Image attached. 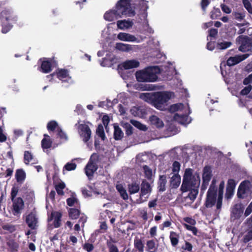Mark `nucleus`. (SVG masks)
I'll return each mask as SVG.
<instances>
[{"instance_id": "64", "label": "nucleus", "mask_w": 252, "mask_h": 252, "mask_svg": "<svg viewBox=\"0 0 252 252\" xmlns=\"http://www.w3.org/2000/svg\"><path fill=\"white\" fill-rule=\"evenodd\" d=\"M109 252H119L117 247L113 244L109 246Z\"/></svg>"}, {"instance_id": "19", "label": "nucleus", "mask_w": 252, "mask_h": 252, "mask_svg": "<svg viewBox=\"0 0 252 252\" xmlns=\"http://www.w3.org/2000/svg\"><path fill=\"white\" fill-rule=\"evenodd\" d=\"M57 77L63 82H68L69 83L72 82L71 77L67 70L59 69L57 72Z\"/></svg>"}, {"instance_id": "55", "label": "nucleus", "mask_w": 252, "mask_h": 252, "mask_svg": "<svg viewBox=\"0 0 252 252\" xmlns=\"http://www.w3.org/2000/svg\"><path fill=\"white\" fill-rule=\"evenodd\" d=\"M184 220L189 225H195L196 224V221L191 218H184Z\"/></svg>"}, {"instance_id": "42", "label": "nucleus", "mask_w": 252, "mask_h": 252, "mask_svg": "<svg viewBox=\"0 0 252 252\" xmlns=\"http://www.w3.org/2000/svg\"><path fill=\"white\" fill-rule=\"evenodd\" d=\"M232 44L231 42L223 41L217 44V48L220 49H225L229 47Z\"/></svg>"}, {"instance_id": "11", "label": "nucleus", "mask_w": 252, "mask_h": 252, "mask_svg": "<svg viewBox=\"0 0 252 252\" xmlns=\"http://www.w3.org/2000/svg\"><path fill=\"white\" fill-rule=\"evenodd\" d=\"M98 158L97 154H93L90 159L89 162L86 166L85 170L86 175L88 177L92 176L94 172L96 170L97 167L96 161Z\"/></svg>"}, {"instance_id": "10", "label": "nucleus", "mask_w": 252, "mask_h": 252, "mask_svg": "<svg viewBox=\"0 0 252 252\" xmlns=\"http://www.w3.org/2000/svg\"><path fill=\"white\" fill-rule=\"evenodd\" d=\"M89 123L83 122L80 123L79 122L77 126V130L80 138L85 143H87L91 138L92 132L88 125Z\"/></svg>"}, {"instance_id": "14", "label": "nucleus", "mask_w": 252, "mask_h": 252, "mask_svg": "<svg viewBox=\"0 0 252 252\" xmlns=\"http://www.w3.org/2000/svg\"><path fill=\"white\" fill-rule=\"evenodd\" d=\"M211 177L212 171L211 167L205 166L203 169L202 175L203 183L201 188V191H204L206 189Z\"/></svg>"}, {"instance_id": "61", "label": "nucleus", "mask_w": 252, "mask_h": 252, "mask_svg": "<svg viewBox=\"0 0 252 252\" xmlns=\"http://www.w3.org/2000/svg\"><path fill=\"white\" fill-rule=\"evenodd\" d=\"M232 15L236 19L238 20H242L244 17L242 14L239 12H233Z\"/></svg>"}, {"instance_id": "46", "label": "nucleus", "mask_w": 252, "mask_h": 252, "mask_svg": "<svg viewBox=\"0 0 252 252\" xmlns=\"http://www.w3.org/2000/svg\"><path fill=\"white\" fill-rule=\"evenodd\" d=\"M65 188V184L63 183H60L58 184L56 187V189L57 190V193L59 195H63V189Z\"/></svg>"}, {"instance_id": "37", "label": "nucleus", "mask_w": 252, "mask_h": 252, "mask_svg": "<svg viewBox=\"0 0 252 252\" xmlns=\"http://www.w3.org/2000/svg\"><path fill=\"white\" fill-rule=\"evenodd\" d=\"M157 249L155 243L153 240H149L147 242V250L149 252H155Z\"/></svg>"}, {"instance_id": "25", "label": "nucleus", "mask_w": 252, "mask_h": 252, "mask_svg": "<svg viewBox=\"0 0 252 252\" xmlns=\"http://www.w3.org/2000/svg\"><path fill=\"white\" fill-rule=\"evenodd\" d=\"M52 70L51 63L48 60H45L42 62L40 70L44 73H47Z\"/></svg>"}, {"instance_id": "6", "label": "nucleus", "mask_w": 252, "mask_h": 252, "mask_svg": "<svg viewBox=\"0 0 252 252\" xmlns=\"http://www.w3.org/2000/svg\"><path fill=\"white\" fill-rule=\"evenodd\" d=\"M160 70L158 66H150L136 73V77L138 82H154L158 80V75Z\"/></svg>"}, {"instance_id": "23", "label": "nucleus", "mask_w": 252, "mask_h": 252, "mask_svg": "<svg viewBox=\"0 0 252 252\" xmlns=\"http://www.w3.org/2000/svg\"><path fill=\"white\" fill-rule=\"evenodd\" d=\"M26 222L29 227L34 229L37 223V219L33 213H30L26 218Z\"/></svg>"}, {"instance_id": "4", "label": "nucleus", "mask_w": 252, "mask_h": 252, "mask_svg": "<svg viewBox=\"0 0 252 252\" xmlns=\"http://www.w3.org/2000/svg\"><path fill=\"white\" fill-rule=\"evenodd\" d=\"M171 113H176L173 117L174 120L182 125H186L191 122L189 117L190 111L188 104L177 103L172 105L169 108Z\"/></svg>"}, {"instance_id": "59", "label": "nucleus", "mask_w": 252, "mask_h": 252, "mask_svg": "<svg viewBox=\"0 0 252 252\" xmlns=\"http://www.w3.org/2000/svg\"><path fill=\"white\" fill-rule=\"evenodd\" d=\"M221 8L222 10L225 13L229 14L231 12V9L227 5L222 4H221Z\"/></svg>"}, {"instance_id": "32", "label": "nucleus", "mask_w": 252, "mask_h": 252, "mask_svg": "<svg viewBox=\"0 0 252 252\" xmlns=\"http://www.w3.org/2000/svg\"><path fill=\"white\" fill-rule=\"evenodd\" d=\"M45 138L41 141L42 147L43 150L47 149L51 147L52 141H51L49 136L44 134Z\"/></svg>"}, {"instance_id": "57", "label": "nucleus", "mask_w": 252, "mask_h": 252, "mask_svg": "<svg viewBox=\"0 0 252 252\" xmlns=\"http://www.w3.org/2000/svg\"><path fill=\"white\" fill-rule=\"evenodd\" d=\"M252 89V87L251 85H249L247 87H246L244 89H243L241 93L242 95H246L249 94Z\"/></svg>"}, {"instance_id": "36", "label": "nucleus", "mask_w": 252, "mask_h": 252, "mask_svg": "<svg viewBox=\"0 0 252 252\" xmlns=\"http://www.w3.org/2000/svg\"><path fill=\"white\" fill-rule=\"evenodd\" d=\"M47 129L49 131L56 130L57 132L58 127H60L58 126V123L55 121H52L49 122L47 126Z\"/></svg>"}, {"instance_id": "54", "label": "nucleus", "mask_w": 252, "mask_h": 252, "mask_svg": "<svg viewBox=\"0 0 252 252\" xmlns=\"http://www.w3.org/2000/svg\"><path fill=\"white\" fill-rule=\"evenodd\" d=\"M77 203V199L74 197H70L67 199V205L69 206H73L75 203Z\"/></svg>"}, {"instance_id": "2", "label": "nucleus", "mask_w": 252, "mask_h": 252, "mask_svg": "<svg viewBox=\"0 0 252 252\" xmlns=\"http://www.w3.org/2000/svg\"><path fill=\"white\" fill-rule=\"evenodd\" d=\"M174 94L171 92L163 91L155 93H143L139 94V97L151 104L160 110L165 109L167 102L174 98Z\"/></svg>"}, {"instance_id": "38", "label": "nucleus", "mask_w": 252, "mask_h": 252, "mask_svg": "<svg viewBox=\"0 0 252 252\" xmlns=\"http://www.w3.org/2000/svg\"><path fill=\"white\" fill-rule=\"evenodd\" d=\"M144 20L143 24V28L145 31H146L147 32L150 33H153L154 32V30L153 29L149 26L148 20L147 18H144Z\"/></svg>"}, {"instance_id": "56", "label": "nucleus", "mask_w": 252, "mask_h": 252, "mask_svg": "<svg viewBox=\"0 0 252 252\" xmlns=\"http://www.w3.org/2000/svg\"><path fill=\"white\" fill-rule=\"evenodd\" d=\"M2 227L3 229L7 230L10 232H12L15 230L14 226L10 224L4 225Z\"/></svg>"}, {"instance_id": "62", "label": "nucleus", "mask_w": 252, "mask_h": 252, "mask_svg": "<svg viewBox=\"0 0 252 252\" xmlns=\"http://www.w3.org/2000/svg\"><path fill=\"white\" fill-rule=\"evenodd\" d=\"M252 212V202L249 204L246 208L245 212V215L246 216H249Z\"/></svg>"}, {"instance_id": "28", "label": "nucleus", "mask_w": 252, "mask_h": 252, "mask_svg": "<svg viewBox=\"0 0 252 252\" xmlns=\"http://www.w3.org/2000/svg\"><path fill=\"white\" fill-rule=\"evenodd\" d=\"M189 192L186 197V200H190V203H192L196 198L197 195L198 193V188H192L189 189Z\"/></svg>"}, {"instance_id": "60", "label": "nucleus", "mask_w": 252, "mask_h": 252, "mask_svg": "<svg viewBox=\"0 0 252 252\" xmlns=\"http://www.w3.org/2000/svg\"><path fill=\"white\" fill-rule=\"evenodd\" d=\"M7 139L6 135L3 133V130L1 127H0V142H3Z\"/></svg>"}, {"instance_id": "39", "label": "nucleus", "mask_w": 252, "mask_h": 252, "mask_svg": "<svg viewBox=\"0 0 252 252\" xmlns=\"http://www.w3.org/2000/svg\"><path fill=\"white\" fill-rule=\"evenodd\" d=\"M79 215V211L78 209L71 208L69 211V216L71 219H76Z\"/></svg>"}, {"instance_id": "41", "label": "nucleus", "mask_w": 252, "mask_h": 252, "mask_svg": "<svg viewBox=\"0 0 252 252\" xmlns=\"http://www.w3.org/2000/svg\"><path fill=\"white\" fill-rule=\"evenodd\" d=\"M33 160L32 154L29 151H25L24 153V162L28 164Z\"/></svg>"}, {"instance_id": "16", "label": "nucleus", "mask_w": 252, "mask_h": 252, "mask_svg": "<svg viewBox=\"0 0 252 252\" xmlns=\"http://www.w3.org/2000/svg\"><path fill=\"white\" fill-rule=\"evenodd\" d=\"M13 212L14 215H18L21 212L24 207V202L22 199L18 197L13 199Z\"/></svg>"}, {"instance_id": "50", "label": "nucleus", "mask_w": 252, "mask_h": 252, "mask_svg": "<svg viewBox=\"0 0 252 252\" xmlns=\"http://www.w3.org/2000/svg\"><path fill=\"white\" fill-rule=\"evenodd\" d=\"M193 247L192 245L189 242L186 241L185 244L182 246V249L185 251L189 252H191Z\"/></svg>"}, {"instance_id": "51", "label": "nucleus", "mask_w": 252, "mask_h": 252, "mask_svg": "<svg viewBox=\"0 0 252 252\" xmlns=\"http://www.w3.org/2000/svg\"><path fill=\"white\" fill-rule=\"evenodd\" d=\"M76 168V165L75 163L73 162H68L67 163L64 167V168L67 171H71L75 170Z\"/></svg>"}, {"instance_id": "29", "label": "nucleus", "mask_w": 252, "mask_h": 252, "mask_svg": "<svg viewBox=\"0 0 252 252\" xmlns=\"http://www.w3.org/2000/svg\"><path fill=\"white\" fill-rule=\"evenodd\" d=\"M116 189L117 191L119 192L121 196L124 199L126 200L128 198V195L126 192V190L125 188L122 184H118L117 185Z\"/></svg>"}, {"instance_id": "7", "label": "nucleus", "mask_w": 252, "mask_h": 252, "mask_svg": "<svg viewBox=\"0 0 252 252\" xmlns=\"http://www.w3.org/2000/svg\"><path fill=\"white\" fill-rule=\"evenodd\" d=\"M2 22V32L7 33L11 28L12 24L17 20V16L10 9H5L1 13Z\"/></svg>"}, {"instance_id": "17", "label": "nucleus", "mask_w": 252, "mask_h": 252, "mask_svg": "<svg viewBox=\"0 0 252 252\" xmlns=\"http://www.w3.org/2000/svg\"><path fill=\"white\" fill-rule=\"evenodd\" d=\"M117 38L122 41L139 43L140 41L134 35L126 32H120Z\"/></svg>"}, {"instance_id": "30", "label": "nucleus", "mask_w": 252, "mask_h": 252, "mask_svg": "<svg viewBox=\"0 0 252 252\" xmlns=\"http://www.w3.org/2000/svg\"><path fill=\"white\" fill-rule=\"evenodd\" d=\"M169 237L172 246H177L179 243V234L174 231H171Z\"/></svg>"}, {"instance_id": "43", "label": "nucleus", "mask_w": 252, "mask_h": 252, "mask_svg": "<svg viewBox=\"0 0 252 252\" xmlns=\"http://www.w3.org/2000/svg\"><path fill=\"white\" fill-rule=\"evenodd\" d=\"M131 124L136 127L137 128H139L140 130L145 131L147 130V127L146 126L142 124L140 122L135 121V120H131Z\"/></svg>"}, {"instance_id": "22", "label": "nucleus", "mask_w": 252, "mask_h": 252, "mask_svg": "<svg viewBox=\"0 0 252 252\" xmlns=\"http://www.w3.org/2000/svg\"><path fill=\"white\" fill-rule=\"evenodd\" d=\"M133 25L132 20H122L117 22V26L118 29L121 30H127L131 28Z\"/></svg>"}, {"instance_id": "27", "label": "nucleus", "mask_w": 252, "mask_h": 252, "mask_svg": "<svg viewBox=\"0 0 252 252\" xmlns=\"http://www.w3.org/2000/svg\"><path fill=\"white\" fill-rule=\"evenodd\" d=\"M149 120L151 123L152 125H155L157 127L159 128L163 126V123L162 121L157 116L153 115L151 116Z\"/></svg>"}, {"instance_id": "8", "label": "nucleus", "mask_w": 252, "mask_h": 252, "mask_svg": "<svg viewBox=\"0 0 252 252\" xmlns=\"http://www.w3.org/2000/svg\"><path fill=\"white\" fill-rule=\"evenodd\" d=\"M181 164L177 161H174L171 166L172 172L170 174H167L170 180V186L172 188H177L181 183V177L179 174L180 170Z\"/></svg>"}, {"instance_id": "18", "label": "nucleus", "mask_w": 252, "mask_h": 252, "mask_svg": "<svg viewBox=\"0 0 252 252\" xmlns=\"http://www.w3.org/2000/svg\"><path fill=\"white\" fill-rule=\"evenodd\" d=\"M249 56V54H245L244 55H236L234 57H230L227 61V64L228 66H232L240 62L245 60Z\"/></svg>"}, {"instance_id": "20", "label": "nucleus", "mask_w": 252, "mask_h": 252, "mask_svg": "<svg viewBox=\"0 0 252 252\" xmlns=\"http://www.w3.org/2000/svg\"><path fill=\"white\" fill-rule=\"evenodd\" d=\"M62 214L59 212H53L48 219V221H53V224L56 228L61 225Z\"/></svg>"}, {"instance_id": "5", "label": "nucleus", "mask_w": 252, "mask_h": 252, "mask_svg": "<svg viewBox=\"0 0 252 252\" xmlns=\"http://www.w3.org/2000/svg\"><path fill=\"white\" fill-rule=\"evenodd\" d=\"M200 183L199 175L190 168H187L185 171L181 189L183 192L188 191L192 188H198Z\"/></svg>"}, {"instance_id": "15", "label": "nucleus", "mask_w": 252, "mask_h": 252, "mask_svg": "<svg viewBox=\"0 0 252 252\" xmlns=\"http://www.w3.org/2000/svg\"><path fill=\"white\" fill-rule=\"evenodd\" d=\"M115 48L118 50L125 52L136 51L140 49L138 45H132L121 42L117 43L115 45Z\"/></svg>"}, {"instance_id": "34", "label": "nucleus", "mask_w": 252, "mask_h": 252, "mask_svg": "<svg viewBox=\"0 0 252 252\" xmlns=\"http://www.w3.org/2000/svg\"><path fill=\"white\" fill-rule=\"evenodd\" d=\"M142 111L143 109L137 106L133 107L130 109V112L132 115L136 117H142Z\"/></svg>"}, {"instance_id": "53", "label": "nucleus", "mask_w": 252, "mask_h": 252, "mask_svg": "<svg viewBox=\"0 0 252 252\" xmlns=\"http://www.w3.org/2000/svg\"><path fill=\"white\" fill-rule=\"evenodd\" d=\"M234 193V189H226V193H225V197L227 199H230L233 196Z\"/></svg>"}, {"instance_id": "44", "label": "nucleus", "mask_w": 252, "mask_h": 252, "mask_svg": "<svg viewBox=\"0 0 252 252\" xmlns=\"http://www.w3.org/2000/svg\"><path fill=\"white\" fill-rule=\"evenodd\" d=\"M134 246L139 251V252H143L144 245L141 240H135L134 241Z\"/></svg>"}, {"instance_id": "52", "label": "nucleus", "mask_w": 252, "mask_h": 252, "mask_svg": "<svg viewBox=\"0 0 252 252\" xmlns=\"http://www.w3.org/2000/svg\"><path fill=\"white\" fill-rule=\"evenodd\" d=\"M252 240V229L249 231L244 238V242L247 243Z\"/></svg>"}, {"instance_id": "21", "label": "nucleus", "mask_w": 252, "mask_h": 252, "mask_svg": "<svg viewBox=\"0 0 252 252\" xmlns=\"http://www.w3.org/2000/svg\"><path fill=\"white\" fill-rule=\"evenodd\" d=\"M243 213V208L241 204H236L232 209L231 218L235 220L239 218Z\"/></svg>"}, {"instance_id": "31", "label": "nucleus", "mask_w": 252, "mask_h": 252, "mask_svg": "<svg viewBox=\"0 0 252 252\" xmlns=\"http://www.w3.org/2000/svg\"><path fill=\"white\" fill-rule=\"evenodd\" d=\"M167 183L166 176L160 175L158 180V188L160 191H163L165 190V187Z\"/></svg>"}, {"instance_id": "24", "label": "nucleus", "mask_w": 252, "mask_h": 252, "mask_svg": "<svg viewBox=\"0 0 252 252\" xmlns=\"http://www.w3.org/2000/svg\"><path fill=\"white\" fill-rule=\"evenodd\" d=\"M139 62L136 60H127L122 63L123 67L126 69H132L139 66Z\"/></svg>"}, {"instance_id": "58", "label": "nucleus", "mask_w": 252, "mask_h": 252, "mask_svg": "<svg viewBox=\"0 0 252 252\" xmlns=\"http://www.w3.org/2000/svg\"><path fill=\"white\" fill-rule=\"evenodd\" d=\"M83 248L88 252H91L94 249V246L92 244L90 243H86L84 246Z\"/></svg>"}, {"instance_id": "3", "label": "nucleus", "mask_w": 252, "mask_h": 252, "mask_svg": "<svg viewBox=\"0 0 252 252\" xmlns=\"http://www.w3.org/2000/svg\"><path fill=\"white\" fill-rule=\"evenodd\" d=\"M216 180L215 179H213L207 192L206 200V206L207 208H210L214 206L216 203L217 209H220L222 205L224 182L223 181H221L219 185L217 199V188L216 187Z\"/></svg>"}, {"instance_id": "48", "label": "nucleus", "mask_w": 252, "mask_h": 252, "mask_svg": "<svg viewBox=\"0 0 252 252\" xmlns=\"http://www.w3.org/2000/svg\"><path fill=\"white\" fill-rule=\"evenodd\" d=\"M236 183L234 180L230 179L228 180L226 189L235 190Z\"/></svg>"}, {"instance_id": "35", "label": "nucleus", "mask_w": 252, "mask_h": 252, "mask_svg": "<svg viewBox=\"0 0 252 252\" xmlns=\"http://www.w3.org/2000/svg\"><path fill=\"white\" fill-rule=\"evenodd\" d=\"M128 191L130 194L137 193L139 190L140 188L138 184L136 183H132L128 185Z\"/></svg>"}, {"instance_id": "33", "label": "nucleus", "mask_w": 252, "mask_h": 252, "mask_svg": "<svg viewBox=\"0 0 252 252\" xmlns=\"http://www.w3.org/2000/svg\"><path fill=\"white\" fill-rule=\"evenodd\" d=\"M16 178L18 182H22L26 177V173L22 169H18L15 174Z\"/></svg>"}, {"instance_id": "40", "label": "nucleus", "mask_w": 252, "mask_h": 252, "mask_svg": "<svg viewBox=\"0 0 252 252\" xmlns=\"http://www.w3.org/2000/svg\"><path fill=\"white\" fill-rule=\"evenodd\" d=\"M96 134L100 137L102 140H104L105 138L103 127L101 125H99L96 130Z\"/></svg>"}, {"instance_id": "47", "label": "nucleus", "mask_w": 252, "mask_h": 252, "mask_svg": "<svg viewBox=\"0 0 252 252\" xmlns=\"http://www.w3.org/2000/svg\"><path fill=\"white\" fill-rule=\"evenodd\" d=\"M57 135L61 139L66 140L67 139L66 134L62 130L60 127H58Z\"/></svg>"}, {"instance_id": "26", "label": "nucleus", "mask_w": 252, "mask_h": 252, "mask_svg": "<svg viewBox=\"0 0 252 252\" xmlns=\"http://www.w3.org/2000/svg\"><path fill=\"white\" fill-rule=\"evenodd\" d=\"M114 137L115 139L116 140L122 139L124 137V132L121 128L116 124H114Z\"/></svg>"}, {"instance_id": "9", "label": "nucleus", "mask_w": 252, "mask_h": 252, "mask_svg": "<svg viewBox=\"0 0 252 252\" xmlns=\"http://www.w3.org/2000/svg\"><path fill=\"white\" fill-rule=\"evenodd\" d=\"M252 194V180H246L239 185L237 196L238 198H244L251 196Z\"/></svg>"}, {"instance_id": "12", "label": "nucleus", "mask_w": 252, "mask_h": 252, "mask_svg": "<svg viewBox=\"0 0 252 252\" xmlns=\"http://www.w3.org/2000/svg\"><path fill=\"white\" fill-rule=\"evenodd\" d=\"M148 3V1L145 0H132L130 2L131 6L135 7V12L136 9L139 8L143 14L144 18H147V10L149 8Z\"/></svg>"}, {"instance_id": "49", "label": "nucleus", "mask_w": 252, "mask_h": 252, "mask_svg": "<svg viewBox=\"0 0 252 252\" xmlns=\"http://www.w3.org/2000/svg\"><path fill=\"white\" fill-rule=\"evenodd\" d=\"M242 1L245 8L250 13L252 14V6L249 0H242Z\"/></svg>"}, {"instance_id": "63", "label": "nucleus", "mask_w": 252, "mask_h": 252, "mask_svg": "<svg viewBox=\"0 0 252 252\" xmlns=\"http://www.w3.org/2000/svg\"><path fill=\"white\" fill-rule=\"evenodd\" d=\"M252 82V74H251L244 80L243 83L245 85H248Z\"/></svg>"}, {"instance_id": "45", "label": "nucleus", "mask_w": 252, "mask_h": 252, "mask_svg": "<svg viewBox=\"0 0 252 252\" xmlns=\"http://www.w3.org/2000/svg\"><path fill=\"white\" fill-rule=\"evenodd\" d=\"M143 170L145 177L147 179H151L152 176V170L146 165L143 166Z\"/></svg>"}, {"instance_id": "1", "label": "nucleus", "mask_w": 252, "mask_h": 252, "mask_svg": "<svg viewBox=\"0 0 252 252\" xmlns=\"http://www.w3.org/2000/svg\"><path fill=\"white\" fill-rule=\"evenodd\" d=\"M132 0H119L114 7L107 11L104 14V19L109 22L114 21L123 17H133L136 15L135 7L131 6Z\"/></svg>"}, {"instance_id": "13", "label": "nucleus", "mask_w": 252, "mask_h": 252, "mask_svg": "<svg viewBox=\"0 0 252 252\" xmlns=\"http://www.w3.org/2000/svg\"><path fill=\"white\" fill-rule=\"evenodd\" d=\"M151 191L152 187L150 184L146 181H143L141 185L140 202L146 201Z\"/></svg>"}]
</instances>
